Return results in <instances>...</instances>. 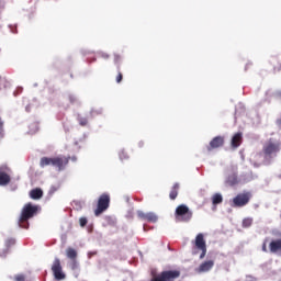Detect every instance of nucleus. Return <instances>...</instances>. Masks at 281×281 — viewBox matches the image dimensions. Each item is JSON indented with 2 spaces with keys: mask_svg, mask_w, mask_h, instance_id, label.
I'll return each mask as SVG.
<instances>
[{
  "mask_svg": "<svg viewBox=\"0 0 281 281\" xmlns=\"http://www.w3.org/2000/svg\"><path fill=\"white\" fill-rule=\"evenodd\" d=\"M38 210L41 207L38 205L33 204L32 202L26 203L21 211L19 218V227L22 229H30V218H34L36 214H38Z\"/></svg>",
  "mask_w": 281,
  "mask_h": 281,
  "instance_id": "nucleus-1",
  "label": "nucleus"
},
{
  "mask_svg": "<svg viewBox=\"0 0 281 281\" xmlns=\"http://www.w3.org/2000/svg\"><path fill=\"white\" fill-rule=\"evenodd\" d=\"M69 157L66 156H57L54 158L42 157L40 160L41 168H45L46 166H54L58 168V170H65L67 164H69Z\"/></svg>",
  "mask_w": 281,
  "mask_h": 281,
  "instance_id": "nucleus-2",
  "label": "nucleus"
},
{
  "mask_svg": "<svg viewBox=\"0 0 281 281\" xmlns=\"http://www.w3.org/2000/svg\"><path fill=\"white\" fill-rule=\"evenodd\" d=\"M281 150V143L274 142L273 138H270L267 143L263 144L262 153L265 159H271L276 157Z\"/></svg>",
  "mask_w": 281,
  "mask_h": 281,
  "instance_id": "nucleus-3",
  "label": "nucleus"
},
{
  "mask_svg": "<svg viewBox=\"0 0 281 281\" xmlns=\"http://www.w3.org/2000/svg\"><path fill=\"white\" fill-rule=\"evenodd\" d=\"M175 216L178 223H190V221H192V211H190L188 205L180 204L176 209Z\"/></svg>",
  "mask_w": 281,
  "mask_h": 281,
  "instance_id": "nucleus-4",
  "label": "nucleus"
},
{
  "mask_svg": "<svg viewBox=\"0 0 281 281\" xmlns=\"http://www.w3.org/2000/svg\"><path fill=\"white\" fill-rule=\"evenodd\" d=\"M109 205H111V196L106 193L101 194L98 200L97 209L94 210V216H100V214L106 212Z\"/></svg>",
  "mask_w": 281,
  "mask_h": 281,
  "instance_id": "nucleus-5",
  "label": "nucleus"
},
{
  "mask_svg": "<svg viewBox=\"0 0 281 281\" xmlns=\"http://www.w3.org/2000/svg\"><path fill=\"white\" fill-rule=\"evenodd\" d=\"M180 276L181 271L179 270H165L154 277L150 281H176Z\"/></svg>",
  "mask_w": 281,
  "mask_h": 281,
  "instance_id": "nucleus-6",
  "label": "nucleus"
},
{
  "mask_svg": "<svg viewBox=\"0 0 281 281\" xmlns=\"http://www.w3.org/2000/svg\"><path fill=\"white\" fill-rule=\"evenodd\" d=\"M251 201V192L246 191L243 193H238L233 199V207H245V205H248Z\"/></svg>",
  "mask_w": 281,
  "mask_h": 281,
  "instance_id": "nucleus-7",
  "label": "nucleus"
},
{
  "mask_svg": "<svg viewBox=\"0 0 281 281\" xmlns=\"http://www.w3.org/2000/svg\"><path fill=\"white\" fill-rule=\"evenodd\" d=\"M194 247L195 249H199L201 251L200 260H203L205 256L207 255V245L205 244V237L203 236V233H199L194 240Z\"/></svg>",
  "mask_w": 281,
  "mask_h": 281,
  "instance_id": "nucleus-8",
  "label": "nucleus"
},
{
  "mask_svg": "<svg viewBox=\"0 0 281 281\" xmlns=\"http://www.w3.org/2000/svg\"><path fill=\"white\" fill-rule=\"evenodd\" d=\"M52 271L55 280H65L66 274L63 272V265H60V260L58 258L54 259Z\"/></svg>",
  "mask_w": 281,
  "mask_h": 281,
  "instance_id": "nucleus-9",
  "label": "nucleus"
},
{
  "mask_svg": "<svg viewBox=\"0 0 281 281\" xmlns=\"http://www.w3.org/2000/svg\"><path fill=\"white\" fill-rule=\"evenodd\" d=\"M225 144V137L223 136H216L214 137L210 144L206 146V150L209 153H212V150L216 149V148H221L222 146H224Z\"/></svg>",
  "mask_w": 281,
  "mask_h": 281,
  "instance_id": "nucleus-10",
  "label": "nucleus"
},
{
  "mask_svg": "<svg viewBox=\"0 0 281 281\" xmlns=\"http://www.w3.org/2000/svg\"><path fill=\"white\" fill-rule=\"evenodd\" d=\"M5 170H10V168L8 166L0 167V186H9L10 181H12V178H10Z\"/></svg>",
  "mask_w": 281,
  "mask_h": 281,
  "instance_id": "nucleus-11",
  "label": "nucleus"
},
{
  "mask_svg": "<svg viewBox=\"0 0 281 281\" xmlns=\"http://www.w3.org/2000/svg\"><path fill=\"white\" fill-rule=\"evenodd\" d=\"M269 250L270 254H278L281 251V238L271 240L269 244Z\"/></svg>",
  "mask_w": 281,
  "mask_h": 281,
  "instance_id": "nucleus-12",
  "label": "nucleus"
},
{
  "mask_svg": "<svg viewBox=\"0 0 281 281\" xmlns=\"http://www.w3.org/2000/svg\"><path fill=\"white\" fill-rule=\"evenodd\" d=\"M240 144H243V133L238 132L232 137L231 146L232 148H238Z\"/></svg>",
  "mask_w": 281,
  "mask_h": 281,
  "instance_id": "nucleus-13",
  "label": "nucleus"
},
{
  "mask_svg": "<svg viewBox=\"0 0 281 281\" xmlns=\"http://www.w3.org/2000/svg\"><path fill=\"white\" fill-rule=\"evenodd\" d=\"M213 267H214V261H212V260L204 261L198 268V273H205V272L210 271Z\"/></svg>",
  "mask_w": 281,
  "mask_h": 281,
  "instance_id": "nucleus-14",
  "label": "nucleus"
},
{
  "mask_svg": "<svg viewBox=\"0 0 281 281\" xmlns=\"http://www.w3.org/2000/svg\"><path fill=\"white\" fill-rule=\"evenodd\" d=\"M30 198L33 199V201H38L40 199H43V189H32L30 191Z\"/></svg>",
  "mask_w": 281,
  "mask_h": 281,
  "instance_id": "nucleus-15",
  "label": "nucleus"
},
{
  "mask_svg": "<svg viewBox=\"0 0 281 281\" xmlns=\"http://www.w3.org/2000/svg\"><path fill=\"white\" fill-rule=\"evenodd\" d=\"M143 221H147L148 223H157L158 217L156 216L155 213H143L142 214Z\"/></svg>",
  "mask_w": 281,
  "mask_h": 281,
  "instance_id": "nucleus-16",
  "label": "nucleus"
},
{
  "mask_svg": "<svg viewBox=\"0 0 281 281\" xmlns=\"http://www.w3.org/2000/svg\"><path fill=\"white\" fill-rule=\"evenodd\" d=\"M177 196H179V183H175L171 188V191L169 193V199L171 201H175V199H177Z\"/></svg>",
  "mask_w": 281,
  "mask_h": 281,
  "instance_id": "nucleus-17",
  "label": "nucleus"
},
{
  "mask_svg": "<svg viewBox=\"0 0 281 281\" xmlns=\"http://www.w3.org/2000/svg\"><path fill=\"white\" fill-rule=\"evenodd\" d=\"M66 256H67V258H69V260H77L78 251L71 247H68L66 249Z\"/></svg>",
  "mask_w": 281,
  "mask_h": 281,
  "instance_id": "nucleus-18",
  "label": "nucleus"
},
{
  "mask_svg": "<svg viewBox=\"0 0 281 281\" xmlns=\"http://www.w3.org/2000/svg\"><path fill=\"white\" fill-rule=\"evenodd\" d=\"M227 186H238V176L236 173H232L226 179Z\"/></svg>",
  "mask_w": 281,
  "mask_h": 281,
  "instance_id": "nucleus-19",
  "label": "nucleus"
},
{
  "mask_svg": "<svg viewBox=\"0 0 281 281\" xmlns=\"http://www.w3.org/2000/svg\"><path fill=\"white\" fill-rule=\"evenodd\" d=\"M212 203H213V205H218V204L223 203V195L221 193H215L212 196Z\"/></svg>",
  "mask_w": 281,
  "mask_h": 281,
  "instance_id": "nucleus-20",
  "label": "nucleus"
},
{
  "mask_svg": "<svg viewBox=\"0 0 281 281\" xmlns=\"http://www.w3.org/2000/svg\"><path fill=\"white\" fill-rule=\"evenodd\" d=\"M254 225V218L247 217L243 221V227H251Z\"/></svg>",
  "mask_w": 281,
  "mask_h": 281,
  "instance_id": "nucleus-21",
  "label": "nucleus"
},
{
  "mask_svg": "<svg viewBox=\"0 0 281 281\" xmlns=\"http://www.w3.org/2000/svg\"><path fill=\"white\" fill-rule=\"evenodd\" d=\"M16 244V240L14 238H9L5 240V247L9 249V247H12Z\"/></svg>",
  "mask_w": 281,
  "mask_h": 281,
  "instance_id": "nucleus-22",
  "label": "nucleus"
},
{
  "mask_svg": "<svg viewBox=\"0 0 281 281\" xmlns=\"http://www.w3.org/2000/svg\"><path fill=\"white\" fill-rule=\"evenodd\" d=\"M87 223H89V220H87V217H80L79 218L80 227H87Z\"/></svg>",
  "mask_w": 281,
  "mask_h": 281,
  "instance_id": "nucleus-23",
  "label": "nucleus"
},
{
  "mask_svg": "<svg viewBox=\"0 0 281 281\" xmlns=\"http://www.w3.org/2000/svg\"><path fill=\"white\" fill-rule=\"evenodd\" d=\"M122 63V56L119 54L114 55V64L117 65V67H120V64Z\"/></svg>",
  "mask_w": 281,
  "mask_h": 281,
  "instance_id": "nucleus-24",
  "label": "nucleus"
},
{
  "mask_svg": "<svg viewBox=\"0 0 281 281\" xmlns=\"http://www.w3.org/2000/svg\"><path fill=\"white\" fill-rule=\"evenodd\" d=\"M78 122H79L80 126H87L89 124V121L85 117H79Z\"/></svg>",
  "mask_w": 281,
  "mask_h": 281,
  "instance_id": "nucleus-25",
  "label": "nucleus"
},
{
  "mask_svg": "<svg viewBox=\"0 0 281 281\" xmlns=\"http://www.w3.org/2000/svg\"><path fill=\"white\" fill-rule=\"evenodd\" d=\"M117 71H119V74L116 76V82L120 83V82H122V80L124 78V76L122 75V71H120V66L117 67Z\"/></svg>",
  "mask_w": 281,
  "mask_h": 281,
  "instance_id": "nucleus-26",
  "label": "nucleus"
},
{
  "mask_svg": "<svg viewBox=\"0 0 281 281\" xmlns=\"http://www.w3.org/2000/svg\"><path fill=\"white\" fill-rule=\"evenodd\" d=\"M70 267H71L72 271H76V269H78V260L71 259Z\"/></svg>",
  "mask_w": 281,
  "mask_h": 281,
  "instance_id": "nucleus-27",
  "label": "nucleus"
},
{
  "mask_svg": "<svg viewBox=\"0 0 281 281\" xmlns=\"http://www.w3.org/2000/svg\"><path fill=\"white\" fill-rule=\"evenodd\" d=\"M3 135V120L0 117V139H2Z\"/></svg>",
  "mask_w": 281,
  "mask_h": 281,
  "instance_id": "nucleus-28",
  "label": "nucleus"
},
{
  "mask_svg": "<svg viewBox=\"0 0 281 281\" xmlns=\"http://www.w3.org/2000/svg\"><path fill=\"white\" fill-rule=\"evenodd\" d=\"M15 281H25V276L24 274H18L14 277Z\"/></svg>",
  "mask_w": 281,
  "mask_h": 281,
  "instance_id": "nucleus-29",
  "label": "nucleus"
},
{
  "mask_svg": "<svg viewBox=\"0 0 281 281\" xmlns=\"http://www.w3.org/2000/svg\"><path fill=\"white\" fill-rule=\"evenodd\" d=\"M68 100H69L70 104H74L77 101L76 97H74V95H69Z\"/></svg>",
  "mask_w": 281,
  "mask_h": 281,
  "instance_id": "nucleus-30",
  "label": "nucleus"
},
{
  "mask_svg": "<svg viewBox=\"0 0 281 281\" xmlns=\"http://www.w3.org/2000/svg\"><path fill=\"white\" fill-rule=\"evenodd\" d=\"M120 159H126V153L121 151L120 153Z\"/></svg>",
  "mask_w": 281,
  "mask_h": 281,
  "instance_id": "nucleus-31",
  "label": "nucleus"
},
{
  "mask_svg": "<svg viewBox=\"0 0 281 281\" xmlns=\"http://www.w3.org/2000/svg\"><path fill=\"white\" fill-rule=\"evenodd\" d=\"M262 251L267 252V244L262 245Z\"/></svg>",
  "mask_w": 281,
  "mask_h": 281,
  "instance_id": "nucleus-32",
  "label": "nucleus"
},
{
  "mask_svg": "<svg viewBox=\"0 0 281 281\" xmlns=\"http://www.w3.org/2000/svg\"><path fill=\"white\" fill-rule=\"evenodd\" d=\"M97 252H89V258H91V256H95Z\"/></svg>",
  "mask_w": 281,
  "mask_h": 281,
  "instance_id": "nucleus-33",
  "label": "nucleus"
},
{
  "mask_svg": "<svg viewBox=\"0 0 281 281\" xmlns=\"http://www.w3.org/2000/svg\"><path fill=\"white\" fill-rule=\"evenodd\" d=\"M93 61H95V58H93L90 63H93Z\"/></svg>",
  "mask_w": 281,
  "mask_h": 281,
  "instance_id": "nucleus-34",
  "label": "nucleus"
},
{
  "mask_svg": "<svg viewBox=\"0 0 281 281\" xmlns=\"http://www.w3.org/2000/svg\"><path fill=\"white\" fill-rule=\"evenodd\" d=\"M143 229L146 231V226H143Z\"/></svg>",
  "mask_w": 281,
  "mask_h": 281,
  "instance_id": "nucleus-35",
  "label": "nucleus"
},
{
  "mask_svg": "<svg viewBox=\"0 0 281 281\" xmlns=\"http://www.w3.org/2000/svg\"><path fill=\"white\" fill-rule=\"evenodd\" d=\"M26 111H30V108L26 106Z\"/></svg>",
  "mask_w": 281,
  "mask_h": 281,
  "instance_id": "nucleus-36",
  "label": "nucleus"
},
{
  "mask_svg": "<svg viewBox=\"0 0 281 281\" xmlns=\"http://www.w3.org/2000/svg\"><path fill=\"white\" fill-rule=\"evenodd\" d=\"M279 124H281V121H279Z\"/></svg>",
  "mask_w": 281,
  "mask_h": 281,
  "instance_id": "nucleus-37",
  "label": "nucleus"
}]
</instances>
